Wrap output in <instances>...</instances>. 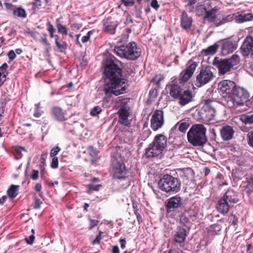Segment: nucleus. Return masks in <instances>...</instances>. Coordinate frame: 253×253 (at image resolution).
I'll return each instance as SVG.
<instances>
[{
    "label": "nucleus",
    "instance_id": "nucleus-42",
    "mask_svg": "<svg viewBox=\"0 0 253 253\" xmlns=\"http://www.w3.org/2000/svg\"><path fill=\"white\" fill-rule=\"evenodd\" d=\"M75 99L76 98L73 96L67 97L66 98V101L67 104L69 105L75 106L76 105V103L74 101L75 100Z\"/></svg>",
    "mask_w": 253,
    "mask_h": 253
},
{
    "label": "nucleus",
    "instance_id": "nucleus-56",
    "mask_svg": "<svg viewBox=\"0 0 253 253\" xmlns=\"http://www.w3.org/2000/svg\"><path fill=\"white\" fill-rule=\"evenodd\" d=\"M123 1L126 6L132 5L134 3L133 0H123Z\"/></svg>",
    "mask_w": 253,
    "mask_h": 253
},
{
    "label": "nucleus",
    "instance_id": "nucleus-38",
    "mask_svg": "<svg viewBox=\"0 0 253 253\" xmlns=\"http://www.w3.org/2000/svg\"><path fill=\"white\" fill-rule=\"evenodd\" d=\"M102 111L100 107L95 106L90 111V115L92 116H97Z\"/></svg>",
    "mask_w": 253,
    "mask_h": 253
},
{
    "label": "nucleus",
    "instance_id": "nucleus-49",
    "mask_svg": "<svg viewBox=\"0 0 253 253\" xmlns=\"http://www.w3.org/2000/svg\"><path fill=\"white\" fill-rule=\"evenodd\" d=\"M102 232L100 231L99 234L97 236L96 238L92 241V244L95 245L96 244H99L100 240H101V234Z\"/></svg>",
    "mask_w": 253,
    "mask_h": 253
},
{
    "label": "nucleus",
    "instance_id": "nucleus-2",
    "mask_svg": "<svg viewBox=\"0 0 253 253\" xmlns=\"http://www.w3.org/2000/svg\"><path fill=\"white\" fill-rule=\"evenodd\" d=\"M207 129L203 124L193 125L187 132V140L194 146H203L207 141Z\"/></svg>",
    "mask_w": 253,
    "mask_h": 253
},
{
    "label": "nucleus",
    "instance_id": "nucleus-30",
    "mask_svg": "<svg viewBox=\"0 0 253 253\" xmlns=\"http://www.w3.org/2000/svg\"><path fill=\"white\" fill-rule=\"evenodd\" d=\"M218 47L219 45L216 43H215L207 48L203 49L202 52L205 55H212L216 52Z\"/></svg>",
    "mask_w": 253,
    "mask_h": 253
},
{
    "label": "nucleus",
    "instance_id": "nucleus-23",
    "mask_svg": "<svg viewBox=\"0 0 253 253\" xmlns=\"http://www.w3.org/2000/svg\"><path fill=\"white\" fill-rule=\"evenodd\" d=\"M236 49V46L232 41L224 42L221 47V53L223 56H226L232 53Z\"/></svg>",
    "mask_w": 253,
    "mask_h": 253
},
{
    "label": "nucleus",
    "instance_id": "nucleus-29",
    "mask_svg": "<svg viewBox=\"0 0 253 253\" xmlns=\"http://www.w3.org/2000/svg\"><path fill=\"white\" fill-rule=\"evenodd\" d=\"M252 20H253V14L251 13L239 14L236 17V22L238 23H242Z\"/></svg>",
    "mask_w": 253,
    "mask_h": 253
},
{
    "label": "nucleus",
    "instance_id": "nucleus-44",
    "mask_svg": "<svg viewBox=\"0 0 253 253\" xmlns=\"http://www.w3.org/2000/svg\"><path fill=\"white\" fill-rule=\"evenodd\" d=\"M10 61H8V63H10L12 61H13L16 57V55L15 52L13 50H11L9 51V52L7 54Z\"/></svg>",
    "mask_w": 253,
    "mask_h": 253
},
{
    "label": "nucleus",
    "instance_id": "nucleus-25",
    "mask_svg": "<svg viewBox=\"0 0 253 253\" xmlns=\"http://www.w3.org/2000/svg\"><path fill=\"white\" fill-rule=\"evenodd\" d=\"M52 114L55 119L60 121H63L67 119L65 112L59 107H54L52 110Z\"/></svg>",
    "mask_w": 253,
    "mask_h": 253
},
{
    "label": "nucleus",
    "instance_id": "nucleus-48",
    "mask_svg": "<svg viewBox=\"0 0 253 253\" xmlns=\"http://www.w3.org/2000/svg\"><path fill=\"white\" fill-rule=\"evenodd\" d=\"M33 5L34 9H39L42 5V1L41 0H34L33 2Z\"/></svg>",
    "mask_w": 253,
    "mask_h": 253
},
{
    "label": "nucleus",
    "instance_id": "nucleus-24",
    "mask_svg": "<svg viewBox=\"0 0 253 253\" xmlns=\"http://www.w3.org/2000/svg\"><path fill=\"white\" fill-rule=\"evenodd\" d=\"M186 236V229L180 227L177 228L173 235L174 241L179 244L182 243L185 241Z\"/></svg>",
    "mask_w": 253,
    "mask_h": 253
},
{
    "label": "nucleus",
    "instance_id": "nucleus-51",
    "mask_svg": "<svg viewBox=\"0 0 253 253\" xmlns=\"http://www.w3.org/2000/svg\"><path fill=\"white\" fill-rule=\"evenodd\" d=\"M151 5L157 10L160 7V5L158 4L157 0H153L151 2Z\"/></svg>",
    "mask_w": 253,
    "mask_h": 253
},
{
    "label": "nucleus",
    "instance_id": "nucleus-52",
    "mask_svg": "<svg viewBox=\"0 0 253 253\" xmlns=\"http://www.w3.org/2000/svg\"><path fill=\"white\" fill-rule=\"evenodd\" d=\"M39 177V171L37 170H33L32 174V178L35 180H37Z\"/></svg>",
    "mask_w": 253,
    "mask_h": 253
},
{
    "label": "nucleus",
    "instance_id": "nucleus-13",
    "mask_svg": "<svg viewBox=\"0 0 253 253\" xmlns=\"http://www.w3.org/2000/svg\"><path fill=\"white\" fill-rule=\"evenodd\" d=\"M128 101V99H125L122 101L121 107L119 111L120 116L119 121L121 124L126 126L129 125L130 123V121L128 118L129 114V107L127 105Z\"/></svg>",
    "mask_w": 253,
    "mask_h": 253
},
{
    "label": "nucleus",
    "instance_id": "nucleus-10",
    "mask_svg": "<svg viewBox=\"0 0 253 253\" xmlns=\"http://www.w3.org/2000/svg\"><path fill=\"white\" fill-rule=\"evenodd\" d=\"M113 176L115 179H122L127 177V169L121 157L115 158L113 161Z\"/></svg>",
    "mask_w": 253,
    "mask_h": 253
},
{
    "label": "nucleus",
    "instance_id": "nucleus-8",
    "mask_svg": "<svg viewBox=\"0 0 253 253\" xmlns=\"http://www.w3.org/2000/svg\"><path fill=\"white\" fill-rule=\"evenodd\" d=\"M214 69L212 67H202L197 76L195 85L201 87L209 83L214 77Z\"/></svg>",
    "mask_w": 253,
    "mask_h": 253
},
{
    "label": "nucleus",
    "instance_id": "nucleus-39",
    "mask_svg": "<svg viewBox=\"0 0 253 253\" xmlns=\"http://www.w3.org/2000/svg\"><path fill=\"white\" fill-rule=\"evenodd\" d=\"M247 138L248 144L253 148V130L248 132Z\"/></svg>",
    "mask_w": 253,
    "mask_h": 253
},
{
    "label": "nucleus",
    "instance_id": "nucleus-32",
    "mask_svg": "<svg viewBox=\"0 0 253 253\" xmlns=\"http://www.w3.org/2000/svg\"><path fill=\"white\" fill-rule=\"evenodd\" d=\"M56 26L58 29V32L63 35H67L68 34V31L66 27L62 25L60 23V20L57 19L56 21Z\"/></svg>",
    "mask_w": 253,
    "mask_h": 253
},
{
    "label": "nucleus",
    "instance_id": "nucleus-6",
    "mask_svg": "<svg viewBox=\"0 0 253 253\" xmlns=\"http://www.w3.org/2000/svg\"><path fill=\"white\" fill-rule=\"evenodd\" d=\"M160 189L167 193H177L181 187V182L176 177L169 174H165L159 181Z\"/></svg>",
    "mask_w": 253,
    "mask_h": 253
},
{
    "label": "nucleus",
    "instance_id": "nucleus-16",
    "mask_svg": "<svg viewBox=\"0 0 253 253\" xmlns=\"http://www.w3.org/2000/svg\"><path fill=\"white\" fill-rule=\"evenodd\" d=\"M187 69L180 74V82H186L193 75L198 64L195 61L190 60L188 62Z\"/></svg>",
    "mask_w": 253,
    "mask_h": 253
},
{
    "label": "nucleus",
    "instance_id": "nucleus-22",
    "mask_svg": "<svg viewBox=\"0 0 253 253\" xmlns=\"http://www.w3.org/2000/svg\"><path fill=\"white\" fill-rule=\"evenodd\" d=\"M220 134L222 138L224 140H229L231 139L234 135V130L232 127L229 126H222L220 129Z\"/></svg>",
    "mask_w": 253,
    "mask_h": 253
},
{
    "label": "nucleus",
    "instance_id": "nucleus-15",
    "mask_svg": "<svg viewBox=\"0 0 253 253\" xmlns=\"http://www.w3.org/2000/svg\"><path fill=\"white\" fill-rule=\"evenodd\" d=\"M182 198L178 195L171 197L167 200L166 208L167 212L175 211L183 204Z\"/></svg>",
    "mask_w": 253,
    "mask_h": 253
},
{
    "label": "nucleus",
    "instance_id": "nucleus-50",
    "mask_svg": "<svg viewBox=\"0 0 253 253\" xmlns=\"http://www.w3.org/2000/svg\"><path fill=\"white\" fill-rule=\"evenodd\" d=\"M35 239V237L34 235H31L30 236L29 238H26L25 239L27 244L29 245H32L33 243V242Z\"/></svg>",
    "mask_w": 253,
    "mask_h": 253
},
{
    "label": "nucleus",
    "instance_id": "nucleus-18",
    "mask_svg": "<svg viewBox=\"0 0 253 253\" xmlns=\"http://www.w3.org/2000/svg\"><path fill=\"white\" fill-rule=\"evenodd\" d=\"M253 48V38L251 36H248L244 39L243 43L241 46L242 55L247 57L251 53Z\"/></svg>",
    "mask_w": 253,
    "mask_h": 253
},
{
    "label": "nucleus",
    "instance_id": "nucleus-7",
    "mask_svg": "<svg viewBox=\"0 0 253 253\" xmlns=\"http://www.w3.org/2000/svg\"><path fill=\"white\" fill-rule=\"evenodd\" d=\"M237 202L236 195L231 190L226 192L223 197L220 199L216 205V209L220 213L225 214L234 204Z\"/></svg>",
    "mask_w": 253,
    "mask_h": 253
},
{
    "label": "nucleus",
    "instance_id": "nucleus-60",
    "mask_svg": "<svg viewBox=\"0 0 253 253\" xmlns=\"http://www.w3.org/2000/svg\"><path fill=\"white\" fill-rule=\"evenodd\" d=\"M42 112H41L39 111V109H35V112L34 113V116L35 117L39 118L41 116Z\"/></svg>",
    "mask_w": 253,
    "mask_h": 253
},
{
    "label": "nucleus",
    "instance_id": "nucleus-46",
    "mask_svg": "<svg viewBox=\"0 0 253 253\" xmlns=\"http://www.w3.org/2000/svg\"><path fill=\"white\" fill-rule=\"evenodd\" d=\"M158 95V90L156 88L150 90L149 92L150 98L151 99L155 98Z\"/></svg>",
    "mask_w": 253,
    "mask_h": 253
},
{
    "label": "nucleus",
    "instance_id": "nucleus-47",
    "mask_svg": "<svg viewBox=\"0 0 253 253\" xmlns=\"http://www.w3.org/2000/svg\"><path fill=\"white\" fill-rule=\"evenodd\" d=\"M92 34V31H90L88 32L86 35L84 36L82 38V41L83 43H85L88 42L90 39V36Z\"/></svg>",
    "mask_w": 253,
    "mask_h": 253
},
{
    "label": "nucleus",
    "instance_id": "nucleus-43",
    "mask_svg": "<svg viewBox=\"0 0 253 253\" xmlns=\"http://www.w3.org/2000/svg\"><path fill=\"white\" fill-rule=\"evenodd\" d=\"M58 36L57 35H55L56 45L57 47H58V49L60 50V51L63 52L65 48L63 45L60 44V43L58 42Z\"/></svg>",
    "mask_w": 253,
    "mask_h": 253
},
{
    "label": "nucleus",
    "instance_id": "nucleus-31",
    "mask_svg": "<svg viewBox=\"0 0 253 253\" xmlns=\"http://www.w3.org/2000/svg\"><path fill=\"white\" fill-rule=\"evenodd\" d=\"M189 126V124L187 122L180 123L178 122L174 126V127H178L180 131L185 133Z\"/></svg>",
    "mask_w": 253,
    "mask_h": 253
},
{
    "label": "nucleus",
    "instance_id": "nucleus-19",
    "mask_svg": "<svg viewBox=\"0 0 253 253\" xmlns=\"http://www.w3.org/2000/svg\"><path fill=\"white\" fill-rule=\"evenodd\" d=\"M194 97V94L193 92L188 89L183 91H182L177 99H178L179 105L183 106L192 101Z\"/></svg>",
    "mask_w": 253,
    "mask_h": 253
},
{
    "label": "nucleus",
    "instance_id": "nucleus-63",
    "mask_svg": "<svg viewBox=\"0 0 253 253\" xmlns=\"http://www.w3.org/2000/svg\"><path fill=\"white\" fill-rule=\"evenodd\" d=\"M120 250L118 246H114L113 248V253H119Z\"/></svg>",
    "mask_w": 253,
    "mask_h": 253
},
{
    "label": "nucleus",
    "instance_id": "nucleus-62",
    "mask_svg": "<svg viewBox=\"0 0 253 253\" xmlns=\"http://www.w3.org/2000/svg\"><path fill=\"white\" fill-rule=\"evenodd\" d=\"M35 189L37 191H40L42 189V185L40 183H37L35 187Z\"/></svg>",
    "mask_w": 253,
    "mask_h": 253
},
{
    "label": "nucleus",
    "instance_id": "nucleus-35",
    "mask_svg": "<svg viewBox=\"0 0 253 253\" xmlns=\"http://www.w3.org/2000/svg\"><path fill=\"white\" fill-rule=\"evenodd\" d=\"M8 67V66L6 63H3L0 67V72L2 75V78H5L8 73L7 70Z\"/></svg>",
    "mask_w": 253,
    "mask_h": 253
},
{
    "label": "nucleus",
    "instance_id": "nucleus-4",
    "mask_svg": "<svg viewBox=\"0 0 253 253\" xmlns=\"http://www.w3.org/2000/svg\"><path fill=\"white\" fill-rule=\"evenodd\" d=\"M239 62V56L236 54H234L231 58L224 59H221L216 57L213 60L212 64L218 69V73L220 75H224L230 72Z\"/></svg>",
    "mask_w": 253,
    "mask_h": 253
},
{
    "label": "nucleus",
    "instance_id": "nucleus-41",
    "mask_svg": "<svg viewBox=\"0 0 253 253\" xmlns=\"http://www.w3.org/2000/svg\"><path fill=\"white\" fill-rule=\"evenodd\" d=\"M211 230L217 234L221 229V226L217 224H214L211 226Z\"/></svg>",
    "mask_w": 253,
    "mask_h": 253
},
{
    "label": "nucleus",
    "instance_id": "nucleus-26",
    "mask_svg": "<svg viewBox=\"0 0 253 253\" xmlns=\"http://www.w3.org/2000/svg\"><path fill=\"white\" fill-rule=\"evenodd\" d=\"M240 120L246 126L253 127V112H248L240 116Z\"/></svg>",
    "mask_w": 253,
    "mask_h": 253
},
{
    "label": "nucleus",
    "instance_id": "nucleus-53",
    "mask_svg": "<svg viewBox=\"0 0 253 253\" xmlns=\"http://www.w3.org/2000/svg\"><path fill=\"white\" fill-rule=\"evenodd\" d=\"M180 220L182 223L185 224L188 222V219L184 214H182L180 216Z\"/></svg>",
    "mask_w": 253,
    "mask_h": 253
},
{
    "label": "nucleus",
    "instance_id": "nucleus-5",
    "mask_svg": "<svg viewBox=\"0 0 253 253\" xmlns=\"http://www.w3.org/2000/svg\"><path fill=\"white\" fill-rule=\"evenodd\" d=\"M167 144V137L161 134L157 135L149 147L146 149V157H155L160 155L166 148Z\"/></svg>",
    "mask_w": 253,
    "mask_h": 253
},
{
    "label": "nucleus",
    "instance_id": "nucleus-1",
    "mask_svg": "<svg viewBox=\"0 0 253 253\" xmlns=\"http://www.w3.org/2000/svg\"><path fill=\"white\" fill-rule=\"evenodd\" d=\"M116 58L109 55L103 60L105 75L103 91L107 97L118 96L126 92V80L122 78V69L117 64Z\"/></svg>",
    "mask_w": 253,
    "mask_h": 253
},
{
    "label": "nucleus",
    "instance_id": "nucleus-45",
    "mask_svg": "<svg viewBox=\"0 0 253 253\" xmlns=\"http://www.w3.org/2000/svg\"><path fill=\"white\" fill-rule=\"evenodd\" d=\"M51 167L52 169H56L58 167V159L57 157H52Z\"/></svg>",
    "mask_w": 253,
    "mask_h": 253
},
{
    "label": "nucleus",
    "instance_id": "nucleus-3",
    "mask_svg": "<svg viewBox=\"0 0 253 253\" xmlns=\"http://www.w3.org/2000/svg\"><path fill=\"white\" fill-rule=\"evenodd\" d=\"M114 50L120 57L131 60L137 59L141 53L140 49L135 42H131L126 45L116 46Z\"/></svg>",
    "mask_w": 253,
    "mask_h": 253
},
{
    "label": "nucleus",
    "instance_id": "nucleus-14",
    "mask_svg": "<svg viewBox=\"0 0 253 253\" xmlns=\"http://www.w3.org/2000/svg\"><path fill=\"white\" fill-rule=\"evenodd\" d=\"M164 112L162 110H155L151 119V127L154 130L161 128L164 124Z\"/></svg>",
    "mask_w": 253,
    "mask_h": 253
},
{
    "label": "nucleus",
    "instance_id": "nucleus-55",
    "mask_svg": "<svg viewBox=\"0 0 253 253\" xmlns=\"http://www.w3.org/2000/svg\"><path fill=\"white\" fill-rule=\"evenodd\" d=\"M151 134V131L149 130H145L143 132V133L141 134V135H145V137H143L141 139L143 140H145L146 138H147L150 134Z\"/></svg>",
    "mask_w": 253,
    "mask_h": 253
},
{
    "label": "nucleus",
    "instance_id": "nucleus-59",
    "mask_svg": "<svg viewBox=\"0 0 253 253\" xmlns=\"http://www.w3.org/2000/svg\"><path fill=\"white\" fill-rule=\"evenodd\" d=\"M42 41H43V42L44 43H45V46H46V52H48V51H49V42H48L46 38H45V39H44L42 40Z\"/></svg>",
    "mask_w": 253,
    "mask_h": 253
},
{
    "label": "nucleus",
    "instance_id": "nucleus-21",
    "mask_svg": "<svg viewBox=\"0 0 253 253\" xmlns=\"http://www.w3.org/2000/svg\"><path fill=\"white\" fill-rule=\"evenodd\" d=\"M204 9L205 11V14L203 16V19L208 20L209 22L213 23L215 25L218 16V14H215L217 8L214 7L210 10H207L206 8L204 7Z\"/></svg>",
    "mask_w": 253,
    "mask_h": 253
},
{
    "label": "nucleus",
    "instance_id": "nucleus-12",
    "mask_svg": "<svg viewBox=\"0 0 253 253\" xmlns=\"http://www.w3.org/2000/svg\"><path fill=\"white\" fill-rule=\"evenodd\" d=\"M236 84L235 82L228 80L220 81L218 84V89L220 94L224 97H230L234 90Z\"/></svg>",
    "mask_w": 253,
    "mask_h": 253
},
{
    "label": "nucleus",
    "instance_id": "nucleus-20",
    "mask_svg": "<svg viewBox=\"0 0 253 253\" xmlns=\"http://www.w3.org/2000/svg\"><path fill=\"white\" fill-rule=\"evenodd\" d=\"M103 26L104 31L113 34L115 33L117 24L116 21L113 20L112 18L108 17L104 20Z\"/></svg>",
    "mask_w": 253,
    "mask_h": 253
},
{
    "label": "nucleus",
    "instance_id": "nucleus-11",
    "mask_svg": "<svg viewBox=\"0 0 253 253\" xmlns=\"http://www.w3.org/2000/svg\"><path fill=\"white\" fill-rule=\"evenodd\" d=\"M215 102L210 99L206 100L201 113L202 118L206 121H210L214 119L216 115L214 108Z\"/></svg>",
    "mask_w": 253,
    "mask_h": 253
},
{
    "label": "nucleus",
    "instance_id": "nucleus-37",
    "mask_svg": "<svg viewBox=\"0 0 253 253\" xmlns=\"http://www.w3.org/2000/svg\"><path fill=\"white\" fill-rule=\"evenodd\" d=\"M86 153L89 154L91 157H94L97 155V151L91 146L88 147L86 150L84 152V153Z\"/></svg>",
    "mask_w": 253,
    "mask_h": 253
},
{
    "label": "nucleus",
    "instance_id": "nucleus-40",
    "mask_svg": "<svg viewBox=\"0 0 253 253\" xmlns=\"http://www.w3.org/2000/svg\"><path fill=\"white\" fill-rule=\"evenodd\" d=\"M60 150L61 149L59 146H56L54 147L51 150L50 153V156L51 157H56L55 156L58 154Z\"/></svg>",
    "mask_w": 253,
    "mask_h": 253
},
{
    "label": "nucleus",
    "instance_id": "nucleus-54",
    "mask_svg": "<svg viewBox=\"0 0 253 253\" xmlns=\"http://www.w3.org/2000/svg\"><path fill=\"white\" fill-rule=\"evenodd\" d=\"M89 220H90V227H89L90 229H92V228H93L95 226H96L98 222V221L96 220H93V219H90Z\"/></svg>",
    "mask_w": 253,
    "mask_h": 253
},
{
    "label": "nucleus",
    "instance_id": "nucleus-34",
    "mask_svg": "<svg viewBox=\"0 0 253 253\" xmlns=\"http://www.w3.org/2000/svg\"><path fill=\"white\" fill-rule=\"evenodd\" d=\"M13 14L17 17L25 18L26 16L25 10L22 8H18L13 11Z\"/></svg>",
    "mask_w": 253,
    "mask_h": 253
},
{
    "label": "nucleus",
    "instance_id": "nucleus-17",
    "mask_svg": "<svg viewBox=\"0 0 253 253\" xmlns=\"http://www.w3.org/2000/svg\"><path fill=\"white\" fill-rule=\"evenodd\" d=\"M166 89L167 92L174 99H177L182 91V88L175 80L172 81L167 84Z\"/></svg>",
    "mask_w": 253,
    "mask_h": 253
},
{
    "label": "nucleus",
    "instance_id": "nucleus-64",
    "mask_svg": "<svg viewBox=\"0 0 253 253\" xmlns=\"http://www.w3.org/2000/svg\"><path fill=\"white\" fill-rule=\"evenodd\" d=\"M22 151H25V152L26 151V150L23 147L17 148L16 149V151L18 153H21Z\"/></svg>",
    "mask_w": 253,
    "mask_h": 253
},
{
    "label": "nucleus",
    "instance_id": "nucleus-9",
    "mask_svg": "<svg viewBox=\"0 0 253 253\" xmlns=\"http://www.w3.org/2000/svg\"><path fill=\"white\" fill-rule=\"evenodd\" d=\"M249 97V94L247 90L236 85L230 97L232 98L234 105L243 106L247 102Z\"/></svg>",
    "mask_w": 253,
    "mask_h": 253
},
{
    "label": "nucleus",
    "instance_id": "nucleus-27",
    "mask_svg": "<svg viewBox=\"0 0 253 253\" xmlns=\"http://www.w3.org/2000/svg\"><path fill=\"white\" fill-rule=\"evenodd\" d=\"M192 23V19L191 17H188L186 11H183L181 16V26L185 29L190 28Z\"/></svg>",
    "mask_w": 253,
    "mask_h": 253
},
{
    "label": "nucleus",
    "instance_id": "nucleus-57",
    "mask_svg": "<svg viewBox=\"0 0 253 253\" xmlns=\"http://www.w3.org/2000/svg\"><path fill=\"white\" fill-rule=\"evenodd\" d=\"M42 204V202L40 200L36 199L34 205V208L36 209H40Z\"/></svg>",
    "mask_w": 253,
    "mask_h": 253
},
{
    "label": "nucleus",
    "instance_id": "nucleus-58",
    "mask_svg": "<svg viewBox=\"0 0 253 253\" xmlns=\"http://www.w3.org/2000/svg\"><path fill=\"white\" fill-rule=\"evenodd\" d=\"M47 26V30L49 31V33L55 32V29L52 24H51L50 23H48Z\"/></svg>",
    "mask_w": 253,
    "mask_h": 253
},
{
    "label": "nucleus",
    "instance_id": "nucleus-33",
    "mask_svg": "<svg viewBox=\"0 0 253 253\" xmlns=\"http://www.w3.org/2000/svg\"><path fill=\"white\" fill-rule=\"evenodd\" d=\"M19 186L12 185L7 191L8 196L11 198H14L17 195V190Z\"/></svg>",
    "mask_w": 253,
    "mask_h": 253
},
{
    "label": "nucleus",
    "instance_id": "nucleus-36",
    "mask_svg": "<svg viewBox=\"0 0 253 253\" xmlns=\"http://www.w3.org/2000/svg\"><path fill=\"white\" fill-rule=\"evenodd\" d=\"M102 187V185L100 184L94 185L93 184H90L88 185V192L89 193L91 192L92 191H98L100 188Z\"/></svg>",
    "mask_w": 253,
    "mask_h": 253
},
{
    "label": "nucleus",
    "instance_id": "nucleus-28",
    "mask_svg": "<svg viewBox=\"0 0 253 253\" xmlns=\"http://www.w3.org/2000/svg\"><path fill=\"white\" fill-rule=\"evenodd\" d=\"M233 17L234 14H233L223 16L222 17L218 14V18L215 25L218 26L224 24L227 22H229L233 20Z\"/></svg>",
    "mask_w": 253,
    "mask_h": 253
},
{
    "label": "nucleus",
    "instance_id": "nucleus-61",
    "mask_svg": "<svg viewBox=\"0 0 253 253\" xmlns=\"http://www.w3.org/2000/svg\"><path fill=\"white\" fill-rule=\"evenodd\" d=\"M121 243V247L122 249H124L126 247V241L124 239H121L120 240Z\"/></svg>",
    "mask_w": 253,
    "mask_h": 253
}]
</instances>
